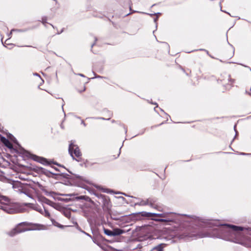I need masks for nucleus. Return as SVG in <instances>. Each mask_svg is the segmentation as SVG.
I'll return each mask as SVG.
<instances>
[{
	"label": "nucleus",
	"instance_id": "obj_6",
	"mask_svg": "<svg viewBox=\"0 0 251 251\" xmlns=\"http://www.w3.org/2000/svg\"><path fill=\"white\" fill-rule=\"evenodd\" d=\"M224 226L226 227H229L232 229L233 231H241L243 230V227L241 226H232V225H225Z\"/></svg>",
	"mask_w": 251,
	"mask_h": 251
},
{
	"label": "nucleus",
	"instance_id": "obj_15",
	"mask_svg": "<svg viewBox=\"0 0 251 251\" xmlns=\"http://www.w3.org/2000/svg\"><path fill=\"white\" fill-rule=\"evenodd\" d=\"M10 139L13 141L14 143H16L17 142V140H16V139L12 136V135H10V136L9 137Z\"/></svg>",
	"mask_w": 251,
	"mask_h": 251
},
{
	"label": "nucleus",
	"instance_id": "obj_5",
	"mask_svg": "<svg viewBox=\"0 0 251 251\" xmlns=\"http://www.w3.org/2000/svg\"><path fill=\"white\" fill-rule=\"evenodd\" d=\"M1 141L8 148H12V145L9 141L5 137H1Z\"/></svg>",
	"mask_w": 251,
	"mask_h": 251
},
{
	"label": "nucleus",
	"instance_id": "obj_10",
	"mask_svg": "<svg viewBox=\"0 0 251 251\" xmlns=\"http://www.w3.org/2000/svg\"><path fill=\"white\" fill-rule=\"evenodd\" d=\"M151 215H153L156 217H159L162 218L167 217V215L169 214V213H162V214H156V213H151Z\"/></svg>",
	"mask_w": 251,
	"mask_h": 251
},
{
	"label": "nucleus",
	"instance_id": "obj_19",
	"mask_svg": "<svg viewBox=\"0 0 251 251\" xmlns=\"http://www.w3.org/2000/svg\"><path fill=\"white\" fill-rule=\"evenodd\" d=\"M160 219L159 218H158V219H154V220H159Z\"/></svg>",
	"mask_w": 251,
	"mask_h": 251
},
{
	"label": "nucleus",
	"instance_id": "obj_3",
	"mask_svg": "<svg viewBox=\"0 0 251 251\" xmlns=\"http://www.w3.org/2000/svg\"><path fill=\"white\" fill-rule=\"evenodd\" d=\"M69 152L73 159H75V157L78 158V159H76L77 161L79 160L80 157L81 156V153L78 147L73 142H71L70 144Z\"/></svg>",
	"mask_w": 251,
	"mask_h": 251
},
{
	"label": "nucleus",
	"instance_id": "obj_1",
	"mask_svg": "<svg viewBox=\"0 0 251 251\" xmlns=\"http://www.w3.org/2000/svg\"><path fill=\"white\" fill-rule=\"evenodd\" d=\"M0 209H2L8 213L19 212L20 210L17 208V205L11 203L5 197L0 196Z\"/></svg>",
	"mask_w": 251,
	"mask_h": 251
},
{
	"label": "nucleus",
	"instance_id": "obj_20",
	"mask_svg": "<svg viewBox=\"0 0 251 251\" xmlns=\"http://www.w3.org/2000/svg\"><path fill=\"white\" fill-rule=\"evenodd\" d=\"M2 178V176L0 175V179Z\"/></svg>",
	"mask_w": 251,
	"mask_h": 251
},
{
	"label": "nucleus",
	"instance_id": "obj_18",
	"mask_svg": "<svg viewBox=\"0 0 251 251\" xmlns=\"http://www.w3.org/2000/svg\"><path fill=\"white\" fill-rule=\"evenodd\" d=\"M27 190V188H26V190ZM27 195V196H29V195L27 194V191H26V194Z\"/></svg>",
	"mask_w": 251,
	"mask_h": 251
},
{
	"label": "nucleus",
	"instance_id": "obj_7",
	"mask_svg": "<svg viewBox=\"0 0 251 251\" xmlns=\"http://www.w3.org/2000/svg\"><path fill=\"white\" fill-rule=\"evenodd\" d=\"M112 232L113 236L119 235L124 233V231L119 228L114 229Z\"/></svg>",
	"mask_w": 251,
	"mask_h": 251
},
{
	"label": "nucleus",
	"instance_id": "obj_17",
	"mask_svg": "<svg viewBox=\"0 0 251 251\" xmlns=\"http://www.w3.org/2000/svg\"><path fill=\"white\" fill-rule=\"evenodd\" d=\"M147 204V201H142L140 202V205H146Z\"/></svg>",
	"mask_w": 251,
	"mask_h": 251
},
{
	"label": "nucleus",
	"instance_id": "obj_8",
	"mask_svg": "<svg viewBox=\"0 0 251 251\" xmlns=\"http://www.w3.org/2000/svg\"><path fill=\"white\" fill-rule=\"evenodd\" d=\"M37 210L38 211L41 213H42V214H43L46 217H49L50 216V213L45 209H44V210H42L41 209L40 210L37 209Z\"/></svg>",
	"mask_w": 251,
	"mask_h": 251
},
{
	"label": "nucleus",
	"instance_id": "obj_21",
	"mask_svg": "<svg viewBox=\"0 0 251 251\" xmlns=\"http://www.w3.org/2000/svg\"><path fill=\"white\" fill-rule=\"evenodd\" d=\"M156 20H157V18L155 19L154 21L156 22Z\"/></svg>",
	"mask_w": 251,
	"mask_h": 251
},
{
	"label": "nucleus",
	"instance_id": "obj_16",
	"mask_svg": "<svg viewBox=\"0 0 251 251\" xmlns=\"http://www.w3.org/2000/svg\"><path fill=\"white\" fill-rule=\"evenodd\" d=\"M45 202H46L47 204H49V205H52V202L51 201H49V200H45Z\"/></svg>",
	"mask_w": 251,
	"mask_h": 251
},
{
	"label": "nucleus",
	"instance_id": "obj_14",
	"mask_svg": "<svg viewBox=\"0 0 251 251\" xmlns=\"http://www.w3.org/2000/svg\"><path fill=\"white\" fill-rule=\"evenodd\" d=\"M51 221H52V224L53 225H54L55 226H58V227H60V228L63 227L62 226L60 225L59 223H58L57 222H55L54 220H51Z\"/></svg>",
	"mask_w": 251,
	"mask_h": 251
},
{
	"label": "nucleus",
	"instance_id": "obj_12",
	"mask_svg": "<svg viewBox=\"0 0 251 251\" xmlns=\"http://www.w3.org/2000/svg\"><path fill=\"white\" fill-rule=\"evenodd\" d=\"M104 233L108 235V236H113V232L111 230H108V229H104Z\"/></svg>",
	"mask_w": 251,
	"mask_h": 251
},
{
	"label": "nucleus",
	"instance_id": "obj_22",
	"mask_svg": "<svg viewBox=\"0 0 251 251\" xmlns=\"http://www.w3.org/2000/svg\"><path fill=\"white\" fill-rule=\"evenodd\" d=\"M81 75V76H83L82 75Z\"/></svg>",
	"mask_w": 251,
	"mask_h": 251
},
{
	"label": "nucleus",
	"instance_id": "obj_13",
	"mask_svg": "<svg viewBox=\"0 0 251 251\" xmlns=\"http://www.w3.org/2000/svg\"><path fill=\"white\" fill-rule=\"evenodd\" d=\"M155 221L158 222H171L172 220L169 219H160L159 220H155Z\"/></svg>",
	"mask_w": 251,
	"mask_h": 251
},
{
	"label": "nucleus",
	"instance_id": "obj_11",
	"mask_svg": "<svg viewBox=\"0 0 251 251\" xmlns=\"http://www.w3.org/2000/svg\"><path fill=\"white\" fill-rule=\"evenodd\" d=\"M33 159L35 161H38L39 162H41L42 163H44L45 162V160L44 159L42 158L39 157L38 156H35L33 157Z\"/></svg>",
	"mask_w": 251,
	"mask_h": 251
},
{
	"label": "nucleus",
	"instance_id": "obj_4",
	"mask_svg": "<svg viewBox=\"0 0 251 251\" xmlns=\"http://www.w3.org/2000/svg\"><path fill=\"white\" fill-rule=\"evenodd\" d=\"M28 186L19 181H14L12 184V187L15 191L26 194V188Z\"/></svg>",
	"mask_w": 251,
	"mask_h": 251
},
{
	"label": "nucleus",
	"instance_id": "obj_2",
	"mask_svg": "<svg viewBox=\"0 0 251 251\" xmlns=\"http://www.w3.org/2000/svg\"><path fill=\"white\" fill-rule=\"evenodd\" d=\"M25 225V223H21L19 224L15 228L13 229L9 232V235L11 236H14L16 234L22 232L30 230H41L45 229V226L43 225H34L33 227L31 228L23 227V226Z\"/></svg>",
	"mask_w": 251,
	"mask_h": 251
},
{
	"label": "nucleus",
	"instance_id": "obj_9",
	"mask_svg": "<svg viewBox=\"0 0 251 251\" xmlns=\"http://www.w3.org/2000/svg\"><path fill=\"white\" fill-rule=\"evenodd\" d=\"M164 245L160 244L157 247H155L153 248V251H163Z\"/></svg>",
	"mask_w": 251,
	"mask_h": 251
}]
</instances>
